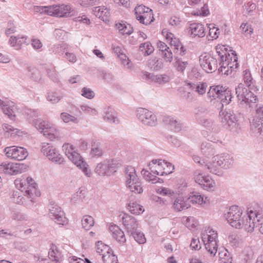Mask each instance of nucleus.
Listing matches in <instances>:
<instances>
[{
    "mask_svg": "<svg viewBox=\"0 0 263 263\" xmlns=\"http://www.w3.org/2000/svg\"><path fill=\"white\" fill-rule=\"evenodd\" d=\"M242 254L245 257V259L246 261L251 259L254 257V251L252 248L250 247H246L242 251Z\"/></svg>",
    "mask_w": 263,
    "mask_h": 263,
    "instance_id": "obj_64",
    "label": "nucleus"
},
{
    "mask_svg": "<svg viewBox=\"0 0 263 263\" xmlns=\"http://www.w3.org/2000/svg\"><path fill=\"white\" fill-rule=\"evenodd\" d=\"M32 124L40 133H43L50 123L39 119L33 120Z\"/></svg>",
    "mask_w": 263,
    "mask_h": 263,
    "instance_id": "obj_51",
    "label": "nucleus"
},
{
    "mask_svg": "<svg viewBox=\"0 0 263 263\" xmlns=\"http://www.w3.org/2000/svg\"><path fill=\"white\" fill-rule=\"evenodd\" d=\"M173 65L177 71L183 73L188 65V62L187 61L183 60L182 58H179L178 56H175Z\"/></svg>",
    "mask_w": 263,
    "mask_h": 263,
    "instance_id": "obj_41",
    "label": "nucleus"
},
{
    "mask_svg": "<svg viewBox=\"0 0 263 263\" xmlns=\"http://www.w3.org/2000/svg\"><path fill=\"white\" fill-rule=\"evenodd\" d=\"M52 10H51L50 15H54L59 17H69L73 15V11L69 5H55L51 6Z\"/></svg>",
    "mask_w": 263,
    "mask_h": 263,
    "instance_id": "obj_19",
    "label": "nucleus"
},
{
    "mask_svg": "<svg viewBox=\"0 0 263 263\" xmlns=\"http://www.w3.org/2000/svg\"><path fill=\"white\" fill-rule=\"evenodd\" d=\"M23 195H25V192L23 193V190L22 191H14L11 195V199L13 202L22 204L24 203V197Z\"/></svg>",
    "mask_w": 263,
    "mask_h": 263,
    "instance_id": "obj_45",
    "label": "nucleus"
},
{
    "mask_svg": "<svg viewBox=\"0 0 263 263\" xmlns=\"http://www.w3.org/2000/svg\"><path fill=\"white\" fill-rule=\"evenodd\" d=\"M214 160L217 161L221 168H230L234 162L233 157L228 154H221L214 156Z\"/></svg>",
    "mask_w": 263,
    "mask_h": 263,
    "instance_id": "obj_21",
    "label": "nucleus"
},
{
    "mask_svg": "<svg viewBox=\"0 0 263 263\" xmlns=\"http://www.w3.org/2000/svg\"><path fill=\"white\" fill-rule=\"evenodd\" d=\"M146 65L152 70L158 71L163 68V63L161 59L154 58L147 61Z\"/></svg>",
    "mask_w": 263,
    "mask_h": 263,
    "instance_id": "obj_40",
    "label": "nucleus"
},
{
    "mask_svg": "<svg viewBox=\"0 0 263 263\" xmlns=\"http://www.w3.org/2000/svg\"><path fill=\"white\" fill-rule=\"evenodd\" d=\"M200 151L205 157H211L216 153V144L212 141H203L200 145Z\"/></svg>",
    "mask_w": 263,
    "mask_h": 263,
    "instance_id": "obj_23",
    "label": "nucleus"
},
{
    "mask_svg": "<svg viewBox=\"0 0 263 263\" xmlns=\"http://www.w3.org/2000/svg\"><path fill=\"white\" fill-rule=\"evenodd\" d=\"M104 120L108 123H114L115 120V110L113 108L108 107L104 109Z\"/></svg>",
    "mask_w": 263,
    "mask_h": 263,
    "instance_id": "obj_50",
    "label": "nucleus"
},
{
    "mask_svg": "<svg viewBox=\"0 0 263 263\" xmlns=\"http://www.w3.org/2000/svg\"><path fill=\"white\" fill-rule=\"evenodd\" d=\"M139 50L144 55L147 56L154 52V48L149 42L141 43L139 46Z\"/></svg>",
    "mask_w": 263,
    "mask_h": 263,
    "instance_id": "obj_48",
    "label": "nucleus"
},
{
    "mask_svg": "<svg viewBox=\"0 0 263 263\" xmlns=\"http://www.w3.org/2000/svg\"><path fill=\"white\" fill-rule=\"evenodd\" d=\"M249 221L245 224V230L248 232H252L255 228L263 234V213L258 206L253 210H250L249 213Z\"/></svg>",
    "mask_w": 263,
    "mask_h": 263,
    "instance_id": "obj_4",
    "label": "nucleus"
},
{
    "mask_svg": "<svg viewBox=\"0 0 263 263\" xmlns=\"http://www.w3.org/2000/svg\"><path fill=\"white\" fill-rule=\"evenodd\" d=\"M188 201L190 203H197L199 204H202L203 203H206L209 202V200L208 199L207 197H205L201 196L199 193L193 192L191 193V195L187 197Z\"/></svg>",
    "mask_w": 263,
    "mask_h": 263,
    "instance_id": "obj_35",
    "label": "nucleus"
},
{
    "mask_svg": "<svg viewBox=\"0 0 263 263\" xmlns=\"http://www.w3.org/2000/svg\"><path fill=\"white\" fill-rule=\"evenodd\" d=\"M43 134L45 137L51 140H53L59 137V132L55 127L50 123L48 125V127L46 128Z\"/></svg>",
    "mask_w": 263,
    "mask_h": 263,
    "instance_id": "obj_42",
    "label": "nucleus"
},
{
    "mask_svg": "<svg viewBox=\"0 0 263 263\" xmlns=\"http://www.w3.org/2000/svg\"><path fill=\"white\" fill-rule=\"evenodd\" d=\"M202 239L207 251L212 255H215L217 252V234L211 229L202 233Z\"/></svg>",
    "mask_w": 263,
    "mask_h": 263,
    "instance_id": "obj_7",
    "label": "nucleus"
},
{
    "mask_svg": "<svg viewBox=\"0 0 263 263\" xmlns=\"http://www.w3.org/2000/svg\"><path fill=\"white\" fill-rule=\"evenodd\" d=\"M216 50L220 58L219 71L227 76L230 74L232 71L235 70L238 67L236 54L232 52L231 55L228 53L224 45L217 46Z\"/></svg>",
    "mask_w": 263,
    "mask_h": 263,
    "instance_id": "obj_1",
    "label": "nucleus"
},
{
    "mask_svg": "<svg viewBox=\"0 0 263 263\" xmlns=\"http://www.w3.org/2000/svg\"><path fill=\"white\" fill-rule=\"evenodd\" d=\"M60 116L61 119L65 123L72 122L74 123H78L79 122V119L77 118L72 116L66 112L61 113Z\"/></svg>",
    "mask_w": 263,
    "mask_h": 263,
    "instance_id": "obj_59",
    "label": "nucleus"
},
{
    "mask_svg": "<svg viewBox=\"0 0 263 263\" xmlns=\"http://www.w3.org/2000/svg\"><path fill=\"white\" fill-rule=\"evenodd\" d=\"M157 192L158 194L165 195V196H168L171 197H174L176 194V193L174 192V191L168 189L164 187H161L157 189Z\"/></svg>",
    "mask_w": 263,
    "mask_h": 263,
    "instance_id": "obj_61",
    "label": "nucleus"
},
{
    "mask_svg": "<svg viewBox=\"0 0 263 263\" xmlns=\"http://www.w3.org/2000/svg\"><path fill=\"white\" fill-rule=\"evenodd\" d=\"M163 121L170 126L171 128L175 132L180 131L182 127V124L180 121L177 120L174 117L170 116H165L164 118Z\"/></svg>",
    "mask_w": 263,
    "mask_h": 263,
    "instance_id": "obj_36",
    "label": "nucleus"
},
{
    "mask_svg": "<svg viewBox=\"0 0 263 263\" xmlns=\"http://www.w3.org/2000/svg\"><path fill=\"white\" fill-rule=\"evenodd\" d=\"M141 173L147 181L151 182L152 183H156L157 182L161 183L163 182V180L157 177L156 174H152L147 171L142 170Z\"/></svg>",
    "mask_w": 263,
    "mask_h": 263,
    "instance_id": "obj_43",
    "label": "nucleus"
},
{
    "mask_svg": "<svg viewBox=\"0 0 263 263\" xmlns=\"http://www.w3.org/2000/svg\"><path fill=\"white\" fill-rule=\"evenodd\" d=\"M219 118L222 125L227 128L233 129L236 125V118L234 114L230 110H221Z\"/></svg>",
    "mask_w": 263,
    "mask_h": 263,
    "instance_id": "obj_15",
    "label": "nucleus"
},
{
    "mask_svg": "<svg viewBox=\"0 0 263 263\" xmlns=\"http://www.w3.org/2000/svg\"><path fill=\"white\" fill-rule=\"evenodd\" d=\"M195 118L197 122L201 126L209 130L213 129V121L204 116L201 110H198L195 114Z\"/></svg>",
    "mask_w": 263,
    "mask_h": 263,
    "instance_id": "obj_26",
    "label": "nucleus"
},
{
    "mask_svg": "<svg viewBox=\"0 0 263 263\" xmlns=\"http://www.w3.org/2000/svg\"><path fill=\"white\" fill-rule=\"evenodd\" d=\"M251 129L256 134H260L263 137V106L256 110V115L250 122Z\"/></svg>",
    "mask_w": 263,
    "mask_h": 263,
    "instance_id": "obj_14",
    "label": "nucleus"
},
{
    "mask_svg": "<svg viewBox=\"0 0 263 263\" xmlns=\"http://www.w3.org/2000/svg\"><path fill=\"white\" fill-rule=\"evenodd\" d=\"M170 81V77L166 74H156L154 80V83L159 84H163Z\"/></svg>",
    "mask_w": 263,
    "mask_h": 263,
    "instance_id": "obj_62",
    "label": "nucleus"
},
{
    "mask_svg": "<svg viewBox=\"0 0 263 263\" xmlns=\"http://www.w3.org/2000/svg\"><path fill=\"white\" fill-rule=\"evenodd\" d=\"M235 94L240 104L245 103L251 107L253 104L257 102L256 96H255L250 90H248L245 87V84L242 83L239 84L236 87Z\"/></svg>",
    "mask_w": 263,
    "mask_h": 263,
    "instance_id": "obj_6",
    "label": "nucleus"
},
{
    "mask_svg": "<svg viewBox=\"0 0 263 263\" xmlns=\"http://www.w3.org/2000/svg\"><path fill=\"white\" fill-rule=\"evenodd\" d=\"M5 173L11 175H16L22 173L23 165L18 163H4L2 165Z\"/></svg>",
    "mask_w": 263,
    "mask_h": 263,
    "instance_id": "obj_25",
    "label": "nucleus"
},
{
    "mask_svg": "<svg viewBox=\"0 0 263 263\" xmlns=\"http://www.w3.org/2000/svg\"><path fill=\"white\" fill-rule=\"evenodd\" d=\"M25 180H26L25 195L28 198L30 199V201L33 202L34 197L37 196L36 194V184L30 177H28Z\"/></svg>",
    "mask_w": 263,
    "mask_h": 263,
    "instance_id": "obj_24",
    "label": "nucleus"
},
{
    "mask_svg": "<svg viewBox=\"0 0 263 263\" xmlns=\"http://www.w3.org/2000/svg\"><path fill=\"white\" fill-rule=\"evenodd\" d=\"M131 234L135 240L139 244H143L146 242V238H145L144 235L137 229L132 232Z\"/></svg>",
    "mask_w": 263,
    "mask_h": 263,
    "instance_id": "obj_57",
    "label": "nucleus"
},
{
    "mask_svg": "<svg viewBox=\"0 0 263 263\" xmlns=\"http://www.w3.org/2000/svg\"><path fill=\"white\" fill-rule=\"evenodd\" d=\"M126 184L130 191L137 194L143 192L141 181L138 177L135 169L132 166H127L124 170Z\"/></svg>",
    "mask_w": 263,
    "mask_h": 263,
    "instance_id": "obj_5",
    "label": "nucleus"
},
{
    "mask_svg": "<svg viewBox=\"0 0 263 263\" xmlns=\"http://www.w3.org/2000/svg\"><path fill=\"white\" fill-rule=\"evenodd\" d=\"M81 222L83 228L86 230L90 229L95 223L93 218L89 215L84 216Z\"/></svg>",
    "mask_w": 263,
    "mask_h": 263,
    "instance_id": "obj_52",
    "label": "nucleus"
},
{
    "mask_svg": "<svg viewBox=\"0 0 263 263\" xmlns=\"http://www.w3.org/2000/svg\"><path fill=\"white\" fill-rule=\"evenodd\" d=\"M114 252L112 249L107 251L102 255V259L104 263H115Z\"/></svg>",
    "mask_w": 263,
    "mask_h": 263,
    "instance_id": "obj_56",
    "label": "nucleus"
},
{
    "mask_svg": "<svg viewBox=\"0 0 263 263\" xmlns=\"http://www.w3.org/2000/svg\"><path fill=\"white\" fill-rule=\"evenodd\" d=\"M187 29L189 35L192 38L203 37L205 35V29L201 23H191Z\"/></svg>",
    "mask_w": 263,
    "mask_h": 263,
    "instance_id": "obj_20",
    "label": "nucleus"
},
{
    "mask_svg": "<svg viewBox=\"0 0 263 263\" xmlns=\"http://www.w3.org/2000/svg\"><path fill=\"white\" fill-rule=\"evenodd\" d=\"M199 61L202 68L208 73H212L217 68V60L210 55H201Z\"/></svg>",
    "mask_w": 263,
    "mask_h": 263,
    "instance_id": "obj_16",
    "label": "nucleus"
},
{
    "mask_svg": "<svg viewBox=\"0 0 263 263\" xmlns=\"http://www.w3.org/2000/svg\"><path fill=\"white\" fill-rule=\"evenodd\" d=\"M226 88L222 86H211L208 92V96L210 98L216 99L218 98L221 99L223 97V92Z\"/></svg>",
    "mask_w": 263,
    "mask_h": 263,
    "instance_id": "obj_37",
    "label": "nucleus"
},
{
    "mask_svg": "<svg viewBox=\"0 0 263 263\" xmlns=\"http://www.w3.org/2000/svg\"><path fill=\"white\" fill-rule=\"evenodd\" d=\"M249 213L250 211L248 210L247 215L241 219L242 211L240 208L237 205H233L230 207L229 211L225 214V217L232 227L236 229L243 228L245 229L246 222L249 221Z\"/></svg>",
    "mask_w": 263,
    "mask_h": 263,
    "instance_id": "obj_3",
    "label": "nucleus"
},
{
    "mask_svg": "<svg viewBox=\"0 0 263 263\" xmlns=\"http://www.w3.org/2000/svg\"><path fill=\"white\" fill-rule=\"evenodd\" d=\"M183 220L184 224L189 229H191L195 227L196 221L194 217L190 216L189 217H183Z\"/></svg>",
    "mask_w": 263,
    "mask_h": 263,
    "instance_id": "obj_63",
    "label": "nucleus"
},
{
    "mask_svg": "<svg viewBox=\"0 0 263 263\" xmlns=\"http://www.w3.org/2000/svg\"><path fill=\"white\" fill-rule=\"evenodd\" d=\"M162 33L165 36L166 39L170 41L171 46L174 47V52H175V50L178 51L181 44L179 40L175 37L173 33L168 32L167 29H163Z\"/></svg>",
    "mask_w": 263,
    "mask_h": 263,
    "instance_id": "obj_31",
    "label": "nucleus"
},
{
    "mask_svg": "<svg viewBox=\"0 0 263 263\" xmlns=\"http://www.w3.org/2000/svg\"><path fill=\"white\" fill-rule=\"evenodd\" d=\"M63 96L57 92H50L48 93L47 100L52 103H58Z\"/></svg>",
    "mask_w": 263,
    "mask_h": 263,
    "instance_id": "obj_58",
    "label": "nucleus"
},
{
    "mask_svg": "<svg viewBox=\"0 0 263 263\" xmlns=\"http://www.w3.org/2000/svg\"><path fill=\"white\" fill-rule=\"evenodd\" d=\"M2 128L5 132L6 134H8L7 136H9V134H10V136L15 135H19L21 134L20 130L17 128H15L11 125L6 123H4L2 125Z\"/></svg>",
    "mask_w": 263,
    "mask_h": 263,
    "instance_id": "obj_54",
    "label": "nucleus"
},
{
    "mask_svg": "<svg viewBox=\"0 0 263 263\" xmlns=\"http://www.w3.org/2000/svg\"><path fill=\"white\" fill-rule=\"evenodd\" d=\"M63 150L65 155L79 167L87 177H90L91 172L88 165L84 161L83 157L77 152L76 148L69 143H65L63 145Z\"/></svg>",
    "mask_w": 263,
    "mask_h": 263,
    "instance_id": "obj_2",
    "label": "nucleus"
},
{
    "mask_svg": "<svg viewBox=\"0 0 263 263\" xmlns=\"http://www.w3.org/2000/svg\"><path fill=\"white\" fill-rule=\"evenodd\" d=\"M26 38L24 36H11L9 39L10 45L16 49H20L21 45L26 42Z\"/></svg>",
    "mask_w": 263,
    "mask_h": 263,
    "instance_id": "obj_46",
    "label": "nucleus"
},
{
    "mask_svg": "<svg viewBox=\"0 0 263 263\" xmlns=\"http://www.w3.org/2000/svg\"><path fill=\"white\" fill-rule=\"evenodd\" d=\"M191 206L187 197L179 196L176 198L174 201L173 207L175 210L178 212L187 209Z\"/></svg>",
    "mask_w": 263,
    "mask_h": 263,
    "instance_id": "obj_28",
    "label": "nucleus"
},
{
    "mask_svg": "<svg viewBox=\"0 0 263 263\" xmlns=\"http://www.w3.org/2000/svg\"><path fill=\"white\" fill-rule=\"evenodd\" d=\"M95 172L101 176H110L115 172V161L114 159H106L97 164Z\"/></svg>",
    "mask_w": 263,
    "mask_h": 263,
    "instance_id": "obj_10",
    "label": "nucleus"
},
{
    "mask_svg": "<svg viewBox=\"0 0 263 263\" xmlns=\"http://www.w3.org/2000/svg\"><path fill=\"white\" fill-rule=\"evenodd\" d=\"M50 259L55 263H61L64 259L62 251L56 246L52 245L48 252Z\"/></svg>",
    "mask_w": 263,
    "mask_h": 263,
    "instance_id": "obj_27",
    "label": "nucleus"
},
{
    "mask_svg": "<svg viewBox=\"0 0 263 263\" xmlns=\"http://www.w3.org/2000/svg\"><path fill=\"white\" fill-rule=\"evenodd\" d=\"M11 217L13 219L17 221H27L28 217L26 215L18 211H13L12 212Z\"/></svg>",
    "mask_w": 263,
    "mask_h": 263,
    "instance_id": "obj_60",
    "label": "nucleus"
},
{
    "mask_svg": "<svg viewBox=\"0 0 263 263\" xmlns=\"http://www.w3.org/2000/svg\"><path fill=\"white\" fill-rule=\"evenodd\" d=\"M4 152L8 158L18 161L25 159L28 155L26 149L17 146L7 147L4 149Z\"/></svg>",
    "mask_w": 263,
    "mask_h": 263,
    "instance_id": "obj_11",
    "label": "nucleus"
},
{
    "mask_svg": "<svg viewBox=\"0 0 263 263\" xmlns=\"http://www.w3.org/2000/svg\"><path fill=\"white\" fill-rule=\"evenodd\" d=\"M27 74L34 81H38L41 79V74L40 71L35 67H27Z\"/></svg>",
    "mask_w": 263,
    "mask_h": 263,
    "instance_id": "obj_49",
    "label": "nucleus"
},
{
    "mask_svg": "<svg viewBox=\"0 0 263 263\" xmlns=\"http://www.w3.org/2000/svg\"><path fill=\"white\" fill-rule=\"evenodd\" d=\"M128 209L132 214L139 215L144 212L142 206L136 202L130 201L128 204Z\"/></svg>",
    "mask_w": 263,
    "mask_h": 263,
    "instance_id": "obj_47",
    "label": "nucleus"
},
{
    "mask_svg": "<svg viewBox=\"0 0 263 263\" xmlns=\"http://www.w3.org/2000/svg\"><path fill=\"white\" fill-rule=\"evenodd\" d=\"M194 179L204 190H212L215 185L214 181L209 176L203 175L202 173H195Z\"/></svg>",
    "mask_w": 263,
    "mask_h": 263,
    "instance_id": "obj_18",
    "label": "nucleus"
},
{
    "mask_svg": "<svg viewBox=\"0 0 263 263\" xmlns=\"http://www.w3.org/2000/svg\"><path fill=\"white\" fill-rule=\"evenodd\" d=\"M256 6L255 3L248 2L244 6V11L246 14L252 16L256 13Z\"/></svg>",
    "mask_w": 263,
    "mask_h": 263,
    "instance_id": "obj_55",
    "label": "nucleus"
},
{
    "mask_svg": "<svg viewBox=\"0 0 263 263\" xmlns=\"http://www.w3.org/2000/svg\"><path fill=\"white\" fill-rule=\"evenodd\" d=\"M41 151L45 156L53 162L61 164L64 161L62 156L59 154L53 146L49 143H44L42 146Z\"/></svg>",
    "mask_w": 263,
    "mask_h": 263,
    "instance_id": "obj_12",
    "label": "nucleus"
},
{
    "mask_svg": "<svg viewBox=\"0 0 263 263\" xmlns=\"http://www.w3.org/2000/svg\"><path fill=\"white\" fill-rule=\"evenodd\" d=\"M110 248L104 244L102 241H98L95 244V249L98 254L103 255V254L106 253L107 251L110 250Z\"/></svg>",
    "mask_w": 263,
    "mask_h": 263,
    "instance_id": "obj_53",
    "label": "nucleus"
},
{
    "mask_svg": "<svg viewBox=\"0 0 263 263\" xmlns=\"http://www.w3.org/2000/svg\"><path fill=\"white\" fill-rule=\"evenodd\" d=\"M186 85L200 96H202L205 93L208 87L205 83L202 82H197L196 83H187Z\"/></svg>",
    "mask_w": 263,
    "mask_h": 263,
    "instance_id": "obj_34",
    "label": "nucleus"
},
{
    "mask_svg": "<svg viewBox=\"0 0 263 263\" xmlns=\"http://www.w3.org/2000/svg\"><path fill=\"white\" fill-rule=\"evenodd\" d=\"M136 18L144 25L149 24L153 21L152 10L144 5H139L135 8Z\"/></svg>",
    "mask_w": 263,
    "mask_h": 263,
    "instance_id": "obj_9",
    "label": "nucleus"
},
{
    "mask_svg": "<svg viewBox=\"0 0 263 263\" xmlns=\"http://www.w3.org/2000/svg\"><path fill=\"white\" fill-rule=\"evenodd\" d=\"M243 81L246 86L254 91H258L259 89L254 85V81L253 80L251 72L249 70H246L243 72Z\"/></svg>",
    "mask_w": 263,
    "mask_h": 263,
    "instance_id": "obj_39",
    "label": "nucleus"
},
{
    "mask_svg": "<svg viewBox=\"0 0 263 263\" xmlns=\"http://www.w3.org/2000/svg\"><path fill=\"white\" fill-rule=\"evenodd\" d=\"M136 116L144 125L154 126L157 124V119L155 115L147 109L139 108L136 110Z\"/></svg>",
    "mask_w": 263,
    "mask_h": 263,
    "instance_id": "obj_8",
    "label": "nucleus"
},
{
    "mask_svg": "<svg viewBox=\"0 0 263 263\" xmlns=\"http://www.w3.org/2000/svg\"><path fill=\"white\" fill-rule=\"evenodd\" d=\"M0 106L3 112L7 115L10 119H13L14 118L16 115L15 108L14 105H11L8 101H4L0 99Z\"/></svg>",
    "mask_w": 263,
    "mask_h": 263,
    "instance_id": "obj_29",
    "label": "nucleus"
},
{
    "mask_svg": "<svg viewBox=\"0 0 263 263\" xmlns=\"http://www.w3.org/2000/svg\"><path fill=\"white\" fill-rule=\"evenodd\" d=\"M49 210L50 217L54 219L56 223L63 225L67 222L64 213L59 205L54 203L50 204L49 205Z\"/></svg>",
    "mask_w": 263,
    "mask_h": 263,
    "instance_id": "obj_17",
    "label": "nucleus"
},
{
    "mask_svg": "<svg viewBox=\"0 0 263 263\" xmlns=\"http://www.w3.org/2000/svg\"><path fill=\"white\" fill-rule=\"evenodd\" d=\"M119 218L128 232L131 233L137 229L138 224L134 217L127 214H123L122 215H120Z\"/></svg>",
    "mask_w": 263,
    "mask_h": 263,
    "instance_id": "obj_22",
    "label": "nucleus"
},
{
    "mask_svg": "<svg viewBox=\"0 0 263 263\" xmlns=\"http://www.w3.org/2000/svg\"><path fill=\"white\" fill-rule=\"evenodd\" d=\"M151 163L156 164V170L152 171L153 174L157 175L163 176L168 175L173 172L174 170V166L170 162L161 159H153Z\"/></svg>",
    "mask_w": 263,
    "mask_h": 263,
    "instance_id": "obj_13",
    "label": "nucleus"
},
{
    "mask_svg": "<svg viewBox=\"0 0 263 263\" xmlns=\"http://www.w3.org/2000/svg\"><path fill=\"white\" fill-rule=\"evenodd\" d=\"M104 153L103 149L101 143L99 142H95L92 145L90 155L93 157H100Z\"/></svg>",
    "mask_w": 263,
    "mask_h": 263,
    "instance_id": "obj_44",
    "label": "nucleus"
},
{
    "mask_svg": "<svg viewBox=\"0 0 263 263\" xmlns=\"http://www.w3.org/2000/svg\"><path fill=\"white\" fill-rule=\"evenodd\" d=\"M116 29L118 30V33L121 35H129L133 32L132 26L123 21L116 23Z\"/></svg>",
    "mask_w": 263,
    "mask_h": 263,
    "instance_id": "obj_32",
    "label": "nucleus"
},
{
    "mask_svg": "<svg viewBox=\"0 0 263 263\" xmlns=\"http://www.w3.org/2000/svg\"><path fill=\"white\" fill-rule=\"evenodd\" d=\"M116 55L118 57L121 64L126 69H130L132 67V63L127 58L126 55L120 47H116Z\"/></svg>",
    "mask_w": 263,
    "mask_h": 263,
    "instance_id": "obj_30",
    "label": "nucleus"
},
{
    "mask_svg": "<svg viewBox=\"0 0 263 263\" xmlns=\"http://www.w3.org/2000/svg\"><path fill=\"white\" fill-rule=\"evenodd\" d=\"M204 168L208 170L211 173L221 176L222 174V171L221 167L217 164V161L214 160V157L212 158V162L206 161Z\"/></svg>",
    "mask_w": 263,
    "mask_h": 263,
    "instance_id": "obj_33",
    "label": "nucleus"
},
{
    "mask_svg": "<svg viewBox=\"0 0 263 263\" xmlns=\"http://www.w3.org/2000/svg\"><path fill=\"white\" fill-rule=\"evenodd\" d=\"M93 14L103 21L106 22L109 18V11L106 8L100 7H94L92 9Z\"/></svg>",
    "mask_w": 263,
    "mask_h": 263,
    "instance_id": "obj_38",
    "label": "nucleus"
}]
</instances>
